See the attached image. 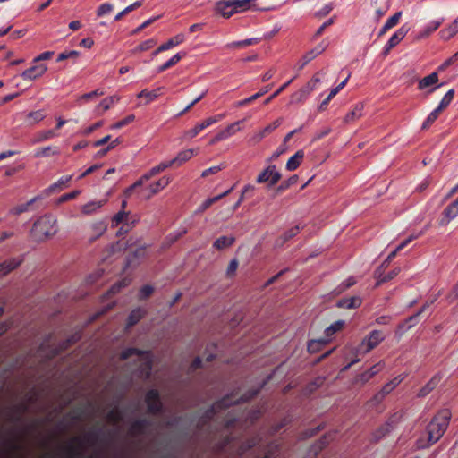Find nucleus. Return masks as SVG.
Wrapping results in <instances>:
<instances>
[{"mask_svg":"<svg viewBox=\"0 0 458 458\" xmlns=\"http://www.w3.org/2000/svg\"><path fill=\"white\" fill-rule=\"evenodd\" d=\"M55 136H57V134L53 130L43 131H40L38 133L36 141L40 142V141L47 140Z\"/></svg>","mask_w":458,"mask_h":458,"instance_id":"4d7b16f0","label":"nucleus"},{"mask_svg":"<svg viewBox=\"0 0 458 458\" xmlns=\"http://www.w3.org/2000/svg\"><path fill=\"white\" fill-rule=\"evenodd\" d=\"M441 380L439 375H435L418 393V397L427 396L432 390H434Z\"/></svg>","mask_w":458,"mask_h":458,"instance_id":"4be33fe9","label":"nucleus"},{"mask_svg":"<svg viewBox=\"0 0 458 458\" xmlns=\"http://www.w3.org/2000/svg\"><path fill=\"white\" fill-rule=\"evenodd\" d=\"M344 327V321L342 320H338V321H335V323H333L332 325H330L329 327H327L326 329H325V335H326V339H327L329 341V338L334 335L335 334L336 332L340 331Z\"/></svg>","mask_w":458,"mask_h":458,"instance_id":"49530a36","label":"nucleus"},{"mask_svg":"<svg viewBox=\"0 0 458 458\" xmlns=\"http://www.w3.org/2000/svg\"><path fill=\"white\" fill-rule=\"evenodd\" d=\"M21 262H22V258L21 256L16 257V258H12L10 259H7V260L2 262V275H5V274L11 272L14 268H16L18 266H20L21 264Z\"/></svg>","mask_w":458,"mask_h":458,"instance_id":"a878e982","label":"nucleus"},{"mask_svg":"<svg viewBox=\"0 0 458 458\" xmlns=\"http://www.w3.org/2000/svg\"><path fill=\"white\" fill-rule=\"evenodd\" d=\"M454 97V89H449L445 95L441 99L438 106L437 107L440 112H442L444 109H445L450 103L453 101Z\"/></svg>","mask_w":458,"mask_h":458,"instance_id":"a18cd8bd","label":"nucleus"},{"mask_svg":"<svg viewBox=\"0 0 458 458\" xmlns=\"http://www.w3.org/2000/svg\"><path fill=\"white\" fill-rule=\"evenodd\" d=\"M37 400L36 393L32 390L26 394V401L20 403L19 409L22 413L26 412L30 404L34 403Z\"/></svg>","mask_w":458,"mask_h":458,"instance_id":"37998d69","label":"nucleus"},{"mask_svg":"<svg viewBox=\"0 0 458 458\" xmlns=\"http://www.w3.org/2000/svg\"><path fill=\"white\" fill-rule=\"evenodd\" d=\"M145 402L149 413L156 415L163 411V403L157 389L148 391L145 396Z\"/></svg>","mask_w":458,"mask_h":458,"instance_id":"0eeeda50","label":"nucleus"},{"mask_svg":"<svg viewBox=\"0 0 458 458\" xmlns=\"http://www.w3.org/2000/svg\"><path fill=\"white\" fill-rule=\"evenodd\" d=\"M363 103H357L353 108L348 112L344 119L345 123H352L363 115Z\"/></svg>","mask_w":458,"mask_h":458,"instance_id":"f3484780","label":"nucleus"},{"mask_svg":"<svg viewBox=\"0 0 458 458\" xmlns=\"http://www.w3.org/2000/svg\"><path fill=\"white\" fill-rule=\"evenodd\" d=\"M281 179V174L276 170V165H268L257 177L258 183L267 182L268 186L276 185Z\"/></svg>","mask_w":458,"mask_h":458,"instance_id":"6e6552de","label":"nucleus"},{"mask_svg":"<svg viewBox=\"0 0 458 458\" xmlns=\"http://www.w3.org/2000/svg\"><path fill=\"white\" fill-rule=\"evenodd\" d=\"M309 96H310V93H308V91L305 90V89L302 87L298 91L292 94L291 98H290V103L291 104L302 103L303 101H305L308 98Z\"/></svg>","mask_w":458,"mask_h":458,"instance_id":"4c0bfd02","label":"nucleus"},{"mask_svg":"<svg viewBox=\"0 0 458 458\" xmlns=\"http://www.w3.org/2000/svg\"><path fill=\"white\" fill-rule=\"evenodd\" d=\"M45 118V114L41 110L30 112L27 114L26 122L32 125L35 124L40 121H42Z\"/></svg>","mask_w":458,"mask_h":458,"instance_id":"de8ad7c7","label":"nucleus"},{"mask_svg":"<svg viewBox=\"0 0 458 458\" xmlns=\"http://www.w3.org/2000/svg\"><path fill=\"white\" fill-rule=\"evenodd\" d=\"M114 9L113 4L109 3H104L99 5V7L97 10V15L98 17H102L106 14L110 13Z\"/></svg>","mask_w":458,"mask_h":458,"instance_id":"bf43d9fd","label":"nucleus"},{"mask_svg":"<svg viewBox=\"0 0 458 458\" xmlns=\"http://www.w3.org/2000/svg\"><path fill=\"white\" fill-rule=\"evenodd\" d=\"M157 44V40L154 38H149L148 40H145L141 42L140 45H138L133 50L132 53H138V52H144L150 48H152Z\"/></svg>","mask_w":458,"mask_h":458,"instance_id":"8fccbe9b","label":"nucleus"},{"mask_svg":"<svg viewBox=\"0 0 458 458\" xmlns=\"http://www.w3.org/2000/svg\"><path fill=\"white\" fill-rule=\"evenodd\" d=\"M184 41V35L183 34H178L175 37L170 38L167 42L160 45L153 53L154 55H157V54L166 51Z\"/></svg>","mask_w":458,"mask_h":458,"instance_id":"a211bd4d","label":"nucleus"},{"mask_svg":"<svg viewBox=\"0 0 458 458\" xmlns=\"http://www.w3.org/2000/svg\"><path fill=\"white\" fill-rule=\"evenodd\" d=\"M409 31V28H407L406 26H402L401 28H399L393 35L392 37L389 38V40L387 41V43L386 44L385 47H384V50H383V54L385 55H386L390 50L394 47L395 46H397L402 40L403 38L406 36V34L408 33Z\"/></svg>","mask_w":458,"mask_h":458,"instance_id":"9b49d317","label":"nucleus"},{"mask_svg":"<svg viewBox=\"0 0 458 458\" xmlns=\"http://www.w3.org/2000/svg\"><path fill=\"white\" fill-rule=\"evenodd\" d=\"M444 217L441 220V225H447L452 219L458 216V207L455 204H449L443 211Z\"/></svg>","mask_w":458,"mask_h":458,"instance_id":"b1692460","label":"nucleus"},{"mask_svg":"<svg viewBox=\"0 0 458 458\" xmlns=\"http://www.w3.org/2000/svg\"><path fill=\"white\" fill-rule=\"evenodd\" d=\"M423 233V231L420 232L419 234L417 235H411L409 238H407L406 240H404L403 242H402L397 247L396 249L392 251L389 255H388V259H393L394 257H395L396 253L403 250L405 246H407V244L409 242H411L413 239H416L418 238L420 235H421Z\"/></svg>","mask_w":458,"mask_h":458,"instance_id":"3c124183","label":"nucleus"},{"mask_svg":"<svg viewBox=\"0 0 458 458\" xmlns=\"http://www.w3.org/2000/svg\"><path fill=\"white\" fill-rule=\"evenodd\" d=\"M356 284V280L353 276H350L345 281H344L342 284H340L335 289V292L336 294H339L348 288L352 287Z\"/></svg>","mask_w":458,"mask_h":458,"instance_id":"603ef678","label":"nucleus"},{"mask_svg":"<svg viewBox=\"0 0 458 458\" xmlns=\"http://www.w3.org/2000/svg\"><path fill=\"white\" fill-rule=\"evenodd\" d=\"M135 119V115L134 114H130L128 116H126L125 118L122 119L121 121H118L117 123H115L112 128L113 129H121L123 128V126L131 123V122H133Z\"/></svg>","mask_w":458,"mask_h":458,"instance_id":"338daca9","label":"nucleus"},{"mask_svg":"<svg viewBox=\"0 0 458 458\" xmlns=\"http://www.w3.org/2000/svg\"><path fill=\"white\" fill-rule=\"evenodd\" d=\"M194 152L195 150L192 148L182 150L179 152L174 158L167 161L168 165H170V167H179L182 165L185 162L190 160L194 156Z\"/></svg>","mask_w":458,"mask_h":458,"instance_id":"4468645a","label":"nucleus"},{"mask_svg":"<svg viewBox=\"0 0 458 458\" xmlns=\"http://www.w3.org/2000/svg\"><path fill=\"white\" fill-rule=\"evenodd\" d=\"M105 201H90L81 208V212L85 215H90L94 213L97 209L100 208Z\"/></svg>","mask_w":458,"mask_h":458,"instance_id":"79ce46f5","label":"nucleus"},{"mask_svg":"<svg viewBox=\"0 0 458 458\" xmlns=\"http://www.w3.org/2000/svg\"><path fill=\"white\" fill-rule=\"evenodd\" d=\"M437 81L438 74L437 72H432L419 81L418 88L419 89H425L430 86L437 84Z\"/></svg>","mask_w":458,"mask_h":458,"instance_id":"2f4dec72","label":"nucleus"},{"mask_svg":"<svg viewBox=\"0 0 458 458\" xmlns=\"http://www.w3.org/2000/svg\"><path fill=\"white\" fill-rule=\"evenodd\" d=\"M164 89V87H158L157 89L154 90H148L143 89L141 90L138 95L137 98H146V104H149L155 99H157L161 94L162 90Z\"/></svg>","mask_w":458,"mask_h":458,"instance_id":"5701e85b","label":"nucleus"},{"mask_svg":"<svg viewBox=\"0 0 458 458\" xmlns=\"http://www.w3.org/2000/svg\"><path fill=\"white\" fill-rule=\"evenodd\" d=\"M98 438V431H89L83 437H75L72 439V442L69 443L66 446V453L70 457H74L79 455L81 453L79 449L73 445L77 444L80 447H82L84 443H88L90 445L95 444Z\"/></svg>","mask_w":458,"mask_h":458,"instance_id":"20e7f679","label":"nucleus"},{"mask_svg":"<svg viewBox=\"0 0 458 458\" xmlns=\"http://www.w3.org/2000/svg\"><path fill=\"white\" fill-rule=\"evenodd\" d=\"M185 56V53H177L175 54L174 56H172L168 61H166L165 64H163L162 65H160L158 68H157V72L160 73V72H165V70L173 67L174 65H175L182 57Z\"/></svg>","mask_w":458,"mask_h":458,"instance_id":"72a5a7b5","label":"nucleus"},{"mask_svg":"<svg viewBox=\"0 0 458 458\" xmlns=\"http://www.w3.org/2000/svg\"><path fill=\"white\" fill-rule=\"evenodd\" d=\"M399 272H400L399 268H394L392 271L388 272L386 275L381 276L377 283V286H378L379 284H381L383 283L392 280L399 274Z\"/></svg>","mask_w":458,"mask_h":458,"instance_id":"052dcab7","label":"nucleus"},{"mask_svg":"<svg viewBox=\"0 0 458 458\" xmlns=\"http://www.w3.org/2000/svg\"><path fill=\"white\" fill-rule=\"evenodd\" d=\"M298 181L297 175L291 176L288 180L284 181L277 188L278 191H284L288 189L290 186L295 184Z\"/></svg>","mask_w":458,"mask_h":458,"instance_id":"680f3d73","label":"nucleus"},{"mask_svg":"<svg viewBox=\"0 0 458 458\" xmlns=\"http://www.w3.org/2000/svg\"><path fill=\"white\" fill-rule=\"evenodd\" d=\"M170 165H168V162L167 161H164V162H161L159 165L152 167L148 172H149V175H151L152 177L157 175V174L163 172L164 170H165L166 168H169Z\"/></svg>","mask_w":458,"mask_h":458,"instance_id":"0e129e2a","label":"nucleus"},{"mask_svg":"<svg viewBox=\"0 0 458 458\" xmlns=\"http://www.w3.org/2000/svg\"><path fill=\"white\" fill-rule=\"evenodd\" d=\"M79 56V52L76 50L64 51L58 55L56 61L61 62L69 58H76Z\"/></svg>","mask_w":458,"mask_h":458,"instance_id":"e2e57ef3","label":"nucleus"},{"mask_svg":"<svg viewBox=\"0 0 458 458\" xmlns=\"http://www.w3.org/2000/svg\"><path fill=\"white\" fill-rule=\"evenodd\" d=\"M106 419L113 424H118L123 420V413L118 407H114L107 412Z\"/></svg>","mask_w":458,"mask_h":458,"instance_id":"a19ab883","label":"nucleus"},{"mask_svg":"<svg viewBox=\"0 0 458 458\" xmlns=\"http://www.w3.org/2000/svg\"><path fill=\"white\" fill-rule=\"evenodd\" d=\"M443 21H444V19H440V20H437V21H432L429 23H428L424 27L423 30L420 32L421 37L429 36L432 32H434L440 27V25L443 23Z\"/></svg>","mask_w":458,"mask_h":458,"instance_id":"58836bf2","label":"nucleus"},{"mask_svg":"<svg viewBox=\"0 0 458 458\" xmlns=\"http://www.w3.org/2000/svg\"><path fill=\"white\" fill-rule=\"evenodd\" d=\"M254 191H255V187L253 185H250V184L246 185L242 191L240 199L233 205V210H236L240 207L241 203L243 201V199L245 198H250L252 195V193L254 192Z\"/></svg>","mask_w":458,"mask_h":458,"instance_id":"c03bdc74","label":"nucleus"},{"mask_svg":"<svg viewBox=\"0 0 458 458\" xmlns=\"http://www.w3.org/2000/svg\"><path fill=\"white\" fill-rule=\"evenodd\" d=\"M136 355L140 360L143 361L144 370L146 372V377H148L151 372V362L149 360L148 352L140 351L137 348H127L123 350L120 354V359L122 360H127L131 356Z\"/></svg>","mask_w":458,"mask_h":458,"instance_id":"39448f33","label":"nucleus"},{"mask_svg":"<svg viewBox=\"0 0 458 458\" xmlns=\"http://www.w3.org/2000/svg\"><path fill=\"white\" fill-rule=\"evenodd\" d=\"M384 367V363L378 362L375 364L368 370L357 375L353 379L354 385L364 386L369 382L375 375H377Z\"/></svg>","mask_w":458,"mask_h":458,"instance_id":"9d476101","label":"nucleus"},{"mask_svg":"<svg viewBox=\"0 0 458 458\" xmlns=\"http://www.w3.org/2000/svg\"><path fill=\"white\" fill-rule=\"evenodd\" d=\"M451 419V411L447 409L440 411L429 422L427 427L428 442L429 445L435 444L445 432L449 420Z\"/></svg>","mask_w":458,"mask_h":458,"instance_id":"f257e3e1","label":"nucleus"},{"mask_svg":"<svg viewBox=\"0 0 458 458\" xmlns=\"http://www.w3.org/2000/svg\"><path fill=\"white\" fill-rule=\"evenodd\" d=\"M71 175L61 177L56 182L51 184L48 188L46 189V193L50 194L63 190L64 187L71 181Z\"/></svg>","mask_w":458,"mask_h":458,"instance_id":"c85d7f7f","label":"nucleus"},{"mask_svg":"<svg viewBox=\"0 0 458 458\" xmlns=\"http://www.w3.org/2000/svg\"><path fill=\"white\" fill-rule=\"evenodd\" d=\"M233 6V4L232 0H223L216 4V10L223 17L229 18L235 13Z\"/></svg>","mask_w":458,"mask_h":458,"instance_id":"dca6fc26","label":"nucleus"},{"mask_svg":"<svg viewBox=\"0 0 458 458\" xmlns=\"http://www.w3.org/2000/svg\"><path fill=\"white\" fill-rule=\"evenodd\" d=\"M129 213L124 211L118 212L112 220V226H118L121 223L124 222V225H129Z\"/></svg>","mask_w":458,"mask_h":458,"instance_id":"09e8293b","label":"nucleus"},{"mask_svg":"<svg viewBox=\"0 0 458 458\" xmlns=\"http://www.w3.org/2000/svg\"><path fill=\"white\" fill-rule=\"evenodd\" d=\"M239 400L233 401V396H225L222 398L221 400L216 402L210 409H208L203 419L206 420H211L217 412H219L221 410L228 408L233 403H238Z\"/></svg>","mask_w":458,"mask_h":458,"instance_id":"1a4fd4ad","label":"nucleus"},{"mask_svg":"<svg viewBox=\"0 0 458 458\" xmlns=\"http://www.w3.org/2000/svg\"><path fill=\"white\" fill-rule=\"evenodd\" d=\"M233 1V8H234V12L240 13L243 11H247L252 8H256L254 5V2L256 0H232Z\"/></svg>","mask_w":458,"mask_h":458,"instance_id":"bb28decb","label":"nucleus"},{"mask_svg":"<svg viewBox=\"0 0 458 458\" xmlns=\"http://www.w3.org/2000/svg\"><path fill=\"white\" fill-rule=\"evenodd\" d=\"M283 122V119L282 118H278L276 119V121H274L272 123L268 124L267 126H266L262 131L263 133L267 136L268 135L269 133H271L273 131H275L278 126H280V124L282 123Z\"/></svg>","mask_w":458,"mask_h":458,"instance_id":"774afa93","label":"nucleus"},{"mask_svg":"<svg viewBox=\"0 0 458 458\" xmlns=\"http://www.w3.org/2000/svg\"><path fill=\"white\" fill-rule=\"evenodd\" d=\"M328 342L327 339L311 340L308 344V351L310 352H317L320 346L326 344Z\"/></svg>","mask_w":458,"mask_h":458,"instance_id":"6e6d98bb","label":"nucleus"},{"mask_svg":"<svg viewBox=\"0 0 458 458\" xmlns=\"http://www.w3.org/2000/svg\"><path fill=\"white\" fill-rule=\"evenodd\" d=\"M361 298L359 296H352L348 298H343L337 302L339 308L344 309H355L361 305Z\"/></svg>","mask_w":458,"mask_h":458,"instance_id":"6ab92c4d","label":"nucleus"},{"mask_svg":"<svg viewBox=\"0 0 458 458\" xmlns=\"http://www.w3.org/2000/svg\"><path fill=\"white\" fill-rule=\"evenodd\" d=\"M403 418V413L402 412H396L394 413L390 419H389V421L387 422V424L382 428L380 430H382V436L385 435L386 432H388L390 430V425L391 424H394V423H396L397 421H399L401 419Z\"/></svg>","mask_w":458,"mask_h":458,"instance_id":"13d9d810","label":"nucleus"},{"mask_svg":"<svg viewBox=\"0 0 458 458\" xmlns=\"http://www.w3.org/2000/svg\"><path fill=\"white\" fill-rule=\"evenodd\" d=\"M385 335L380 330H373L357 346L358 354H366L376 348L383 340Z\"/></svg>","mask_w":458,"mask_h":458,"instance_id":"7ed1b4c3","label":"nucleus"},{"mask_svg":"<svg viewBox=\"0 0 458 458\" xmlns=\"http://www.w3.org/2000/svg\"><path fill=\"white\" fill-rule=\"evenodd\" d=\"M38 199V197H35V198L31 199L30 200H29V201H27L25 203L17 205L16 207L13 208L10 210V213L13 214V215H20V214H21L23 212L28 211L30 207L33 203H35Z\"/></svg>","mask_w":458,"mask_h":458,"instance_id":"ea45409f","label":"nucleus"},{"mask_svg":"<svg viewBox=\"0 0 458 458\" xmlns=\"http://www.w3.org/2000/svg\"><path fill=\"white\" fill-rule=\"evenodd\" d=\"M149 426V421L146 419H139L134 420L129 428V433L133 436H140L145 433L146 428Z\"/></svg>","mask_w":458,"mask_h":458,"instance_id":"2eb2a0df","label":"nucleus"},{"mask_svg":"<svg viewBox=\"0 0 458 458\" xmlns=\"http://www.w3.org/2000/svg\"><path fill=\"white\" fill-rule=\"evenodd\" d=\"M441 112L437 108L434 109L424 121L422 129L425 130L428 128L438 118Z\"/></svg>","mask_w":458,"mask_h":458,"instance_id":"864d4df0","label":"nucleus"},{"mask_svg":"<svg viewBox=\"0 0 458 458\" xmlns=\"http://www.w3.org/2000/svg\"><path fill=\"white\" fill-rule=\"evenodd\" d=\"M47 70V67L44 64H37L25 70L21 73V77L25 81H35L40 78Z\"/></svg>","mask_w":458,"mask_h":458,"instance_id":"f8f14e48","label":"nucleus"},{"mask_svg":"<svg viewBox=\"0 0 458 458\" xmlns=\"http://www.w3.org/2000/svg\"><path fill=\"white\" fill-rule=\"evenodd\" d=\"M301 227L299 225H295L290 229H288L280 238H278L276 242V246L284 245L287 241L293 238L300 233Z\"/></svg>","mask_w":458,"mask_h":458,"instance_id":"cd10ccee","label":"nucleus"},{"mask_svg":"<svg viewBox=\"0 0 458 458\" xmlns=\"http://www.w3.org/2000/svg\"><path fill=\"white\" fill-rule=\"evenodd\" d=\"M244 120H241V121L229 124L225 129L222 130L221 132H222L224 138L226 140V139L230 138L231 136L234 135L239 131H241L240 124Z\"/></svg>","mask_w":458,"mask_h":458,"instance_id":"e433bc0d","label":"nucleus"},{"mask_svg":"<svg viewBox=\"0 0 458 458\" xmlns=\"http://www.w3.org/2000/svg\"><path fill=\"white\" fill-rule=\"evenodd\" d=\"M234 242L233 236H220L214 242L213 247L217 250H222L232 246Z\"/></svg>","mask_w":458,"mask_h":458,"instance_id":"393cba45","label":"nucleus"},{"mask_svg":"<svg viewBox=\"0 0 458 458\" xmlns=\"http://www.w3.org/2000/svg\"><path fill=\"white\" fill-rule=\"evenodd\" d=\"M233 190V187L229 190H227L226 191H225L224 193L222 194H219L216 197H213V198H209V199H207L198 208V212L201 213V212H204L205 210H207L208 208H210L214 203H216V201L220 200L221 199H223L224 197H225L226 195H228Z\"/></svg>","mask_w":458,"mask_h":458,"instance_id":"c756f323","label":"nucleus"},{"mask_svg":"<svg viewBox=\"0 0 458 458\" xmlns=\"http://www.w3.org/2000/svg\"><path fill=\"white\" fill-rule=\"evenodd\" d=\"M405 378L404 375H399L395 377L394 379L386 383L381 389L380 392H378L375 395V399L377 401H381L385 398L386 395L390 394L403 379Z\"/></svg>","mask_w":458,"mask_h":458,"instance_id":"ddd939ff","label":"nucleus"},{"mask_svg":"<svg viewBox=\"0 0 458 458\" xmlns=\"http://www.w3.org/2000/svg\"><path fill=\"white\" fill-rule=\"evenodd\" d=\"M60 150L57 148L54 149L51 147L42 148L37 150L36 157H48L50 155H59Z\"/></svg>","mask_w":458,"mask_h":458,"instance_id":"5fc2aeb1","label":"nucleus"},{"mask_svg":"<svg viewBox=\"0 0 458 458\" xmlns=\"http://www.w3.org/2000/svg\"><path fill=\"white\" fill-rule=\"evenodd\" d=\"M57 233V220L50 214L40 216L33 225L31 233L38 242L55 235Z\"/></svg>","mask_w":458,"mask_h":458,"instance_id":"f03ea898","label":"nucleus"},{"mask_svg":"<svg viewBox=\"0 0 458 458\" xmlns=\"http://www.w3.org/2000/svg\"><path fill=\"white\" fill-rule=\"evenodd\" d=\"M225 114H216L215 116H210L207 119H205L204 121H202L201 123L196 124L194 126V128L189 130V131H186L184 132V138L185 139H193L194 137H196L202 130L206 129L207 127L214 124V123H216L218 122H220L221 120H223L225 117Z\"/></svg>","mask_w":458,"mask_h":458,"instance_id":"423d86ee","label":"nucleus"},{"mask_svg":"<svg viewBox=\"0 0 458 458\" xmlns=\"http://www.w3.org/2000/svg\"><path fill=\"white\" fill-rule=\"evenodd\" d=\"M458 32V17L448 26L440 31L441 38L445 40L450 39Z\"/></svg>","mask_w":458,"mask_h":458,"instance_id":"473e14b6","label":"nucleus"},{"mask_svg":"<svg viewBox=\"0 0 458 458\" xmlns=\"http://www.w3.org/2000/svg\"><path fill=\"white\" fill-rule=\"evenodd\" d=\"M303 157H304L303 150H298L293 156H292L288 159L286 165H285L286 170H288V171L296 170L300 166L301 161L303 160Z\"/></svg>","mask_w":458,"mask_h":458,"instance_id":"412c9836","label":"nucleus"},{"mask_svg":"<svg viewBox=\"0 0 458 458\" xmlns=\"http://www.w3.org/2000/svg\"><path fill=\"white\" fill-rule=\"evenodd\" d=\"M144 314L145 311L142 309L133 310L128 317L127 327H130L136 325L143 318Z\"/></svg>","mask_w":458,"mask_h":458,"instance_id":"c9c22d12","label":"nucleus"},{"mask_svg":"<svg viewBox=\"0 0 458 458\" xmlns=\"http://www.w3.org/2000/svg\"><path fill=\"white\" fill-rule=\"evenodd\" d=\"M207 94V90L202 92L199 97H197L195 99H193L192 102H191L182 111H181L177 116H182L184 114H186L188 111H190L197 103H199Z\"/></svg>","mask_w":458,"mask_h":458,"instance_id":"69168bd1","label":"nucleus"},{"mask_svg":"<svg viewBox=\"0 0 458 458\" xmlns=\"http://www.w3.org/2000/svg\"><path fill=\"white\" fill-rule=\"evenodd\" d=\"M270 89V86H266L264 88H262L259 92H257L256 94L249 97V98H246L239 102H237L235 104L236 106H246V105H249L250 104L251 102H253L254 100L258 99L259 98L262 97L263 95H265L267 92H268V90Z\"/></svg>","mask_w":458,"mask_h":458,"instance_id":"f704fd0d","label":"nucleus"},{"mask_svg":"<svg viewBox=\"0 0 458 458\" xmlns=\"http://www.w3.org/2000/svg\"><path fill=\"white\" fill-rule=\"evenodd\" d=\"M326 49V47L319 44L317 47H315L313 49L309 51L305 54V55L302 58V63L300 64L299 69L301 70L304 68V66L310 63L311 60H313L316 56L320 55L322 52H324Z\"/></svg>","mask_w":458,"mask_h":458,"instance_id":"aec40b11","label":"nucleus"},{"mask_svg":"<svg viewBox=\"0 0 458 458\" xmlns=\"http://www.w3.org/2000/svg\"><path fill=\"white\" fill-rule=\"evenodd\" d=\"M171 182V178L164 176L160 178L158 181H157L155 183L150 185V194L148 196V198H150L152 195L157 194L158 191H160L162 189L166 187Z\"/></svg>","mask_w":458,"mask_h":458,"instance_id":"7c9ffc66","label":"nucleus"}]
</instances>
